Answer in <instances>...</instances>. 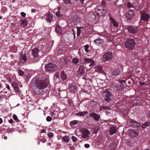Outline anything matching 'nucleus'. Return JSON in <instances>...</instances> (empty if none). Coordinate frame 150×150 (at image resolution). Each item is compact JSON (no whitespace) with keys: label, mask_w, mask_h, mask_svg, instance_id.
<instances>
[{"label":"nucleus","mask_w":150,"mask_h":150,"mask_svg":"<svg viewBox=\"0 0 150 150\" xmlns=\"http://www.w3.org/2000/svg\"><path fill=\"white\" fill-rule=\"evenodd\" d=\"M13 118L14 120H16L17 122L20 121L18 119V117L16 115L14 114L13 115Z\"/></svg>","instance_id":"obj_33"},{"label":"nucleus","mask_w":150,"mask_h":150,"mask_svg":"<svg viewBox=\"0 0 150 150\" xmlns=\"http://www.w3.org/2000/svg\"><path fill=\"white\" fill-rule=\"evenodd\" d=\"M64 4H71V1L70 0H63Z\"/></svg>","instance_id":"obj_39"},{"label":"nucleus","mask_w":150,"mask_h":150,"mask_svg":"<svg viewBox=\"0 0 150 150\" xmlns=\"http://www.w3.org/2000/svg\"><path fill=\"white\" fill-rule=\"evenodd\" d=\"M4 139H7V137L6 136H4Z\"/></svg>","instance_id":"obj_58"},{"label":"nucleus","mask_w":150,"mask_h":150,"mask_svg":"<svg viewBox=\"0 0 150 150\" xmlns=\"http://www.w3.org/2000/svg\"><path fill=\"white\" fill-rule=\"evenodd\" d=\"M116 131V129L114 127H111L110 129V134L111 135H112L115 133Z\"/></svg>","instance_id":"obj_22"},{"label":"nucleus","mask_w":150,"mask_h":150,"mask_svg":"<svg viewBox=\"0 0 150 150\" xmlns=\"http://www.w3.org/2000/svg\"><path fill=\"white\" fill-rule=\"evenodd\" d=\"M54 113H52V115H54Z\"/></svg>","instance_id":"obj_64"},{"label":"nucleus","mask_w":150,"mask_h":150,"mask_svg":"<svg viewBox=\"0 0 150 150\" xmlns=\"http://www.w3.org/2000/svg\"><path fill=\"white\" fill-rule=\"evenodd\" d=\"M81 137L83 139H88L89 138L90 132L86 128H83L81 130Z\"/></svg>","instance_id":"obj_7"},{"label":"nucleus","mask_w":150,"mask_h":150,"mask_svg":"<svg viewBox=\"0 0 150 150\" xmlns=\"http://www.w3.org/2000/svg\"><path fill=\"white\" fill-rule=\"evenodd\" d=\"M90 146L88 144H86L84 145V146L86 148L89 147Z\"/></svg>","instance_id":"obj_48"},{"label":"nucleus","mask_w":150,"mask_h":150,"mask_svg":"<svg viewBox=\"0 0 150 150\" xmlns=\"http://www.w3.org/2000/svg\"><path fill=\"white\" fill-rule=\"evenodd\" d=\"M73 62L74 63L77 64L79 62V60L75 58L73 60Z\"/></svg>","instance_id":"obj_37"},{"label":"nucleus","mask_w":150,"mask_h":150,"mask_svg":"<svg viewBox=\"0 0 150 150\" xmlns=\"http://www.w3.org/2000/svg\"><path fill=\"white\" fill-rule=\"evenodd\" d=\"M69 88L71 92H76L77 91V86L75 83L70 84Z\"/></svg>","instance_id":"obj_13"},{"label":"nucleus","mask_w":150,"mask_h":150,"mask_svg":"<svg viewBox=\"0 0 150 150\" xmlns=\"http://www.w3.org/2000/svg\"><path fill=\"white\" fill-rule=\"evenodd\" d=\"M133 102L134 104L137 105L139 102V101L138 99H135L133 100Z\"/></svg>","instance_id":"obj_32"},{"label":"nucleus","mask_w":150,"mask_h":150,"mask_svg":"<svg viewBox=\"0 0 150 150\" xmlns=\"http://www.w3.org/2000/svg\"><path fill=\"white\" fill-rule=\"evenodd\" d=\"M125 82V80H122L121 81V83H122Z\"/></svg>","instance_id":"obj_60"},{"label":"nucleus","mask_w":150,"mask_h":150,"mask_svg":"<svg viewBox=\"0 0 150 150\" xmlns=\"http://www.w3.org/2000/svg\"><path fill=\"white\" fill-rule=\"evenodd\" d=\"M97 103L96 101H91V105L94 106L96 105V104Z\"/></svg>","instance_id":"obj_44"},{"label":"nucleus","mask_w":150,"mask_h":150,"mask_svg":"<svg viewBox=\"0 0 150 150\" xmlns=\"http://www.w3.org/2000/svg\"><path fill=\"white\" fill-rule=\"evenodd\" d=\"M71 139L74 142H76L77 140V138L74 136H72Z\"/></svg>","instance_id":"obj_43"},{"label":"nucleus","mask_w":150,"mask_h":150,"mask_svg":"<svg viewBox=\"0 0 150 150\" xmlns=\"http://www.w3.org/2000/svg\"><path fill=\"white\" fill-rule=\"evenodd\" d=\"M84 67L82 66H80L78 69L77 74L81 75H83L85 73Z\"/></svg>","instance_id":"obj_16"},{"label":"nucleus","mask_w":150,"mask_h":150,"mask_svg":"<svg viewBox=\"0 0 150 150\" xmlns=\"http://www.w3.org/2000/svg\"><path fill=\"white\" fill-rule=\"evenodd\" d=\"M21 24L24 26H26L28 25V21L25 19L21 21Z\"/></svg>","instance_id":"obj_29"},{"label":"nucleus","mask_w":150,"mask_h":150,"mask_svg":"<svg viewBox=\"0 0 150 150\" xmlns=\"http://www.w3.org/2000/svg\"><path fill=\"white\" fill-rule=\"evenodd\" d=\"M55 76L57 78L59 77V75L58 74H55Z\"/></svg>","instance_id":"obj_63"},{"label":"nucleus","mask_w":150,"mask_h":150,"mask_svg":"<svg viewBox=\"0 0 150 150\" xmlns=\"http://www.w3.org/2000/svg\"><path fill=\"white\" fill-rule=\"evenodd\" d=\"M78 123V122L77 120H74L71 122V124L72 125H75L77 124Z\"/></svg>","instance_id":"obj_40"},{"label":"nucleus","mask_w":150,"mask_h":150,"mask_svg":"<svg viewBox=\"0 0 150 150\" xmlns=\"http://www.w3.org/2000/svg\"><path fill=\"white\" fill-rule=\"evenodd\" d=\"M6 87L9 90H10V86H9V85H7V86H6Z\"/></svg>","instance_id":"obj_53"},{"label":"nucleus","mask_w":150,"mask_h":150,"mask_svg":"<svg viewBox=\"0 0 150 150\" xmlns=\"http://www.w3.org/2000/svg\"><path fill=\"white\" fill-rule=\"evenodd\" d=\"M112 53L110 51L105 53L103 56V60L106 62L111 60L112 58Z\"/></svg>","instance_id":"obj_5"},{"label":"nucleus","mask_w":150,"mask_h":150,"mask_svg":"<svg viewBox=\"0 0 150 150\" xmlns=\"http://www.w3.org/2000/svg\"><path fill=\"white\" fill-rule=\"evenodd\" d=\"M62 140L64 142L68 143L69 141V139L68 136H66L63 137L62 139Z\"/></svg>","instance_id":"obj_27"},{"label":"nucleus","mask_w":150,"mask_h":150,"mask_svg":"<svg viewBox=\"0 0 150 150\" xmlns=\"http://www.w3.org/2000/svg\"><path fill=\"white\" fill-rule=\"evenodd\" d=\"M32 82L35 86L33 88L34 92L36 95H39L42 89L47 87L49 81L45 77H37L32 80Z\"/></svg>","instance_id":"obj_1"},{"label":"nucleus","mask_w":150,"mask_h":150,"mask_svg":"<svg viewBox=\"0 0 150 150\" xmlns=\"http://www.w3.org/2000/svg\"><path fill=\"white\" fill-rule=\"evenodd\" d=\"M18 73L19 75L23 76L24 74V72L22 70H20L18 72Z\"/></svg>","instance_id":"obj_36"},{"label":"nucleus","mask_w":150,"mask_h":150,"mask_svg":"<svg viewBox=\"0 0 150 150\" xmlns=\"http://www.w3.org/2000/svg\"><path fill=\"white\" fill-rule=\"evenodd\" d=\"M21 15L23 17H25L26 16V13L24 12H21Z\"/></svg>","instance_id":"obj_46"},{"label":"nucleus","mask_w":150,"mask_h":150,"mask_svg":"<svg viewBox=\"0 0 150 150\" xmlns=\"http://www.w3.org/2000/svg\"><path fill=\"white\" fill-rule=\"evenodd\" d=\"M88 113L87 111H83L82 112H79L76 114V116H84L86 115Z\"/></svg>","instance_id":"obj_21"},{"label":"nucleus","mask_w":150,"mask_h":150,"mask_svg":"<svg viewBox=\"0 0 150 150\" xmlns=\"http://www.w3.org/2000/svg\"><path fill=\"white\" fill-rule=\"evenodd\" d=\"M94 43L97 45H100L103 42V40L101 39H96L94 41Z\"/></svg>","instance_id":"obj_23"},{"label":"nucleus","mask_w":150,"mask_h":150,"mask_svg":"<svg viewBox=\"0 0 150 150\" xmlns=\"http://www.w3.org/2000/svg\"><path fill=\"white\" fill-rule=\"evenodd\" d=\"M96 71L102 73L103 71L102 67L100 66H98L96 68Z\"/></svg>","instance_id":"obj_26"},{"label":"nucleus","mask_w":150,"mask_h":150,"mask_svg":"<svg viewBox=\"0 0 150 150\" xmlns=\"http://www.w3.org/2000/svg\"><path fill=\"white\" fill-rule=\"evenodd\" d=\"M57 68V66L56 64L50 63L47 64L45 66V69L46 71L53 72L55 71Z\"/></svg>","instance_id":"obj_4"},{"label":"nucleus","mask_w":150,"mask_h":150,"mask_svg":"<svg viewBox=\"0 0 150 150\" xmlns=\"http://www.w3.org/2000/svg\"><path fill=\"white\" fill-rule=\"evenodd\" d=\"M84 47L85 48V50L86 52H88V49L89 48L88 45H86L84 46Z\"/></svg>","instance_id":"obj_41"},{"label":"nucleus","mask_w":150,"mask_h":150,"mask_svg":"<svg viewBox=\"0 0 150 150\" xmlns=\"http://www.w3.org/2000/svg\"><path fill=\"white\" fill-rule=\"evenodd\" d=\"M148 116L150 118V112H149L148 113Z\"/></svg>","instance_id":"obj_61"},{"label":"nucleus","mask_w":150,"mask_h":150,"mask_svg":"<svg viewBox=\"0 0 150 150\" xmlns=\"http://www.w3.org/2000/svg\"><path fill=\"white\" fill-rule=\"evenodd\" d=\"M36 11V10L35 9H31V12H32V13H34V12H35Z\"/></svg>","instance_id":"obj_52"},{"label":"nucleus","mask_w":150,"mask_h":150,"mask_svg":"<svg viewBox=\"0 0 150 150\" xmlns=\"http://www.w3.org/2000/svg\"><path fill=\"white\" fill-rule=\"evenodd\" d=\"M145 125H146L145 124H144L142 126V128H145L146 127V126H145Z\"/></svg>","instance_id":"obj_56"},{"label":"nucleus","mask_w":150,"mask_h":150,"mask_svg":"<svg viewBox=\"0 0 150 150\" xmlns=\"http://www.w3.org/2000/svg\"><path fill=\"white\" fill-rule=\"evenodd\" d=\"M12 85L15 91H16L17 92L18 91H19V87L17 84L16 82H13L12 83Z\"/></svg>","instance_id":"obj_19"},{"label":"nucleus","mask_w":150,"mask_h":150,"mask_svg":"<svg viewBox=\"0 0 150 150\" xmlns=\"http://www.w3.org/2000/svg\"><path fill=\"white\" fill-rule=\"evenodd\" d=\"M95 11L97 15L100 16L105 15L106 11L104 8L102 6H98L95 9Z\"/></svg>","instance_id":"obj_3"},{"label":"nucleus","mask_w":150,"mask_h":150,"mask_svg":"<svg viewBox=\"0 0 150 150\" xmlns=\"http://www.w3.org/2000/svg\"><path fill=\"white\" fill-rule=\"evenodd\" d=\"M84 0H75L76 1H79L82 4H83V1Z\"/></svg>","instance_id":"obj_49"},{"label":"nucleus","mask_w":150,"mask_h":150,"mask_svg":"<svg viewBox=\"0 0 150 150\" xmlns=\"http://www.w3.org/2000/svg\"><path fill=\"white\" fill-rule=\"evenodd\" d=\"M84 61L85 63H92L93 62L92 59L87 58H85L84 59Z\"/></svg>","instance_id":"obj_30"},{"label":"nucleus","mask_w":150,"mask_h":150,"mask_svg":"<svg viewBox=\"0 0 150 150\" xmlns=\"http://www.w3.org/2000/svg\"><path fill=\"white\" fill-rule=\"evenodd\" d=\"M105 1H102V4L103 5H105Z\"/></svg>","instance_id":"obj_55"},{"label":"nucleus","mask_w":150,"mask_h":150,"mask_svg":"<svg viewBox=\"0 0 150 150\" xmlns=\"http://www.w3.org/2000/svg\"><path fill=\"white\" fill-rule=\"evenodd\" d=\"M90 115L93 117L94 119L96 121H98L100 119V116L97 113L93 112L90 114Z\"/></svg>","instance_id":"obj_14"},{"label":"nucleus","mask_w":150,"mask_h":150,"mask_svg":"<svg viewBox=\"0 0 150 150\" xmlns=\"http://www.w3.org/2000/svg\"><path fill=\"white\" fill-rule=\"evenodd\" d=\"M139 83H140V85H141L142 86L143 85H144L145 84V83H144L140 82Z\"/></svg>","instance_id":"obj_57"},{"label":"nucleus","mask_w":150,"mask_h":150,"mask_svg":"<svg viewBox=\"0 0 150 150\" xmlns=\"http://www.w3.org/2000/svg\"><path fill=\"white\" fill-rule=\"evenodd\" d=\"M53 17V16L52 13L50 12H49L46 15V20L49 22H50L52 21Z\"/></svg>","instance_id":"obj_15"},{"label":"nucleus","mask_w":150,"mask_h":150,"mask_svg":"<svg viewBox=\"0 0 150 150\" xmlns=\"http://www.w3.org/2000/svg\"><path fill=\"white\" fill-rule=\"evenodd\" d=\"M135 44V41L132 39H128L125 43V47L129 50H132L134 47Z\"/></svg>","instance_id":"obj_2"},{"label":"nucleus","mask_w":150,"mask_h":150,"mask_svg":"<svg viewBox=\"0 0 150 150\" xmlns=\"http://www.w3.org/2000/svg\"><path fill=\"white\" fill-rule=\"evenodd\" d=\"M103 94H105L104 100L107 102H108L112 99V94L108 90H106L103 92Z\"/></svg>","instance_id":"obj_6"},{"label":"nucleus","mask_w":150,"mask_h":150,"mask_svg":"<svg viewBox=\"0 0 150 150\" xmlns=\"http://www.w3.org/2000/svg\"><path fill=\"white\" fill-rule=\"evenodd\" d=\"M139 131L138 130H137L136 131L135 130H132L131 133V134H133V136H132V137H135L136 136H138L139 134Z\"/></svg>","instance_id":"obj_24"},{"label":"nucleus","mask_w":150,"mask_h":150,"mask_svg":"<svg viewBox=\"0 0 150 150\" xmlns=\"http://www.w3.org/2000/svg\"><path fill=\"white\" fill-rule=\"evenodd\" d=\"M135 14L133 11L129 10L125 14V16L128 20H131L134 16Z\"/></svg>","instance_id":"obj_9"},{"label":"nucleus","mask_w":150,"mask_h":150,"mask_svg":"<svg viewBox=\"0 0 150 150\" xmlns=\"http://www.w3.org/2000/svg\"><path fill=\"white\" fill-rule=\"evenodd\" d=\"M60 7L58 8V10L56 14V16L58 17H61L62 16V15L60 13V12L59 11Z\"/></svg>","instance_id":"obj_31"},{"label":"nucleus","mask_w":150,"mask_h":150,"mask_svg":"<svg viewBox=\"0 0 150 150\" xmlns=\"http://www.w3.org/2000/svg\"><path fill=\"white\" fill-rule=\"evenodd\" d=\"M127 6L129 8L132 7H133V5L130 2H128L127 3Z\"/></svg>","instance_id":"obj_42"},{"label":"nucleus","mask_w":150,"mask_h":150,"mask_svg":"<svg viewBox=\"0 0 150 150\" xmlns=\"http://www.w3.org/2000/svg\"><path fill=\"white\" fill-rule=\"evenodd\" d=\"M39 52V50L36 48L33 49L32 50L33 55V57L35 58L34 60L35 61H37L38 60V58L39 56L38 55Z\"/></svg>","instance_id":"obj_10"},{"label":"nucleus","mask_w":150,"mask_h":150,"mask_svg":"<svg viewBox=\"0 0 150 150\" xmlns=\"http://www.w3.org/2000/svg\"><path fill=\"white\" fill-rule=\"evenodd\" d=\"M56 31L57 33H59L60 34L62 32V29H61L59 25H56Z\"/></svg>","instance_id":"obj_28"},{"label":"nucleus","mask_w":150,"mask_h":150,"mask_svg":"<svg viewBox=\"0 0 150 150\" xmlns=\"http://www.w3.org/2000/svg\"><path fill=\"white\" fill-rule=\"evenodd\" d=\"M9 122L10 123H13V120L12 119H11L9 120Z\"/></svg>","instance_id":"obj_50"},{"label":"nucleus","mask_w":150,"mask_h":150,"mask_svg":"<svg viewBox=\"0 0 150 150\" xmlns=\"http://www.w3.org/2000/svg\"><path fill=\"white\" fill-rule=\"evenodd\" d=\"M120 74V71L119 69H115L112 72V74L113 76H116L119 75Z\"/></svg>","instance_id":"obj_20"},{"label":"nucleus","mask_w":150,"mask_h":150,"mask_svg":"<svg viewBox=\"0 0 150 150\" xmlns=\"http://www.w3.org/2000/svg\"><path fill=\"white\" fill-rule=\"evenodd\" d=\"M81 33L80 32V29H77V35L78 36Z\"/></svg>","instance_id":"obj_47"},{"label":"nucleus","mask_w":150,"mask_h":150,"mask_svg":"<svg viewBox=\"0 0 150 150\" xmlns=\"http://www.w3.org/2000/svg\"><path fill=\"white\" fill-rule=\"evenodd\" d=\"M3 122V120L1 118H0V124L2 123Z\"/></svg>","instance_id":"obj_54"},{"label":"nucleus","mask_w":150,"mask_h":150,"mask_svg":"<svg viewBox=\"0 0 150 150\" xmlns=\"http://www.w3.org/2000/svg\"><path fill=\"white\" fill-rule=\"evenodd\" d=\"M140 14L141 19L142 20L147 21L149 18L150 16L149 15L145 12H141Z\"/></svg>","instance_id":"obj_11"},{"label":"nucleus","mask_w":150,"mask_h":150,"mask_svg":"<svg viewBox=\"0 0 150 150\" xmlns=\"http://www.w3.org/2000/svg\"><path fill=\"white\" fill-rule=\"evenodd\" d=\"M46 130L45 129L42 130V133H45L46 132Z\"/></svg>","instance_id":"obj_51"},{"label":"nucleus","mask_w":150,"mask_h":150,"mask_svg":"<svg viewBox=\"0 0 150 150\" xmlns=\"http://www.w3.org/2000/svg\"><path fill=\"white\" fill-rule=\"evenodd\" d=\"M60 76L61 78L64 80H65L67 78L66 75L64 74V71L61 72Z\"/></svg>","instance_id":"obj_25"},{"label":"nucleus","mask_w":150,"mask_h":150,"mask_svg":"<svg viewBox=\"0 0 150 150\" xmlns=\"http://www.w3.org/2000/svg\"><path fill=\"white\" fill-rule=\"evenodd\" d=\"M27 59L25 54V53H23L21 52L20 54V57L19 58V60L20 63L22 64L25 62L27 60Z\"/></svg>","instance_id":"obj_8"},{"label":"nucleus","mask_w":150,"mask_h":150,"mask_svg":"<svg viewBox=\"0 0 150 150\" xmlns=\"http://www.w3.org/2000/svg\"><path fill=\"white\" fill-rule=\"evenodd\" d=\"M53 134L52 132H48L47 134V135L50 138H51L53 136Z\"/></svg>","instance_id":"obj_35"},{"label":"nucleus","mask_w":150,"mask_h":150,"mask_svg":"<svg viewBox=\"0 0 150 150\" xmlns=\"http://www.w3.org/2000/svg\"><path fill=\"white\" fill-rule=\"evenodd\" d=\"M144 124L146 125L145 126H146V127L150 126V122H146Z\"/></svg>","instance_id":"obj_45"},{"label":"nucleus","mask_w":150,"mask_h":150,"mask_svg":"<svg viewBox=\"0 0 150 150\" xmlns=\"http://www.w3.org/2000/svg\"><path fill=\"white\" fill-rule=\"evenodd\" d=\"M128 31L131 33L135 34L137 32L138 30L136 28H134L132 26H128L127 27Z\"/></svg>","instance_id":"obj_12"},{"label":"nucleus","mask_w":150,"mask_h":150,"mask_svg":"<svg viewBox=\"0 0 150 150\" xmlns=\"http://www.w3.org/2000/svg\"><path fill=\"white\" fill-rule=\"evenodd\" d=\"M110 109V108L109 107H106L104 106H101L100 107V110H109Z\"/></svg>","instance_id":"obj_34"},{"label":"nucleus","mask_w":150,"mask_h":150,"mask_svg":"<svg viewBox=\"0 0 150 150\" xmlns=\"http://www.w3.org/2000/svg\"><path fill=\"white\" fill-rule=\"evenodd\" d=\"M2 88V85L1 83H0V90Z\"/></svg>","instance_id":"obj_62"},{"label":"nucleus","mask_w":150,"mask_h":150,"mask_svg":"<svg viewBox=\"0 0 150 150\" xmlns=\"http://www.w3.org/2000/svg\"><path fill=\"white\" fill-rule=\"evenodd\" d=\"M109 17L110 19L111 22L112 23V24H113V25L115 27H117L118 26V24L117 22L114 18H112L110 15H109Z\"/></svg>","instance_id":"obj_18"},{"label":"nucleus","mask_w":150,"mask_h":150,"mask_svg":"<svg viewBox=\"0 0 150 150\" xmlns=\"http://www.w3.org/2000/svg\"><path fill=\"white\" fill-rule=\"evenodd\" d=\"M91 64H89V66L90 67H91V66H92V65H93V63L92 62V63H91Z\"/></svg>","instance_id":"obj_59"},{"label":"nucleus","mask_w":150,"mask_h":150,"mask_svg":"<svg viewBox=\"0 0 150 150\" xmlns=\"http://www.w3.org/2000/svg\"><path fill=\"white\" fill-rule=\"evenodd\" d=\"M131 122L134 128H137L140 126V123L139 122L132 120L131 121Z\"/></svg>","instance_id":"obj_17"},{"label":"nucleus","mask_w":150,"mask_h":150,"mask_svg":"<svg viewBox=\"0 0 150 150\" xmlns=\"http://www.w3.org/2000/svg\"><path fill=\"white\" fill-rule=\"evenodd\" d=\"M46 120L47 122H50L52 120V118L50 116H48L47 117Z\"/></svg>","instance_id":"obj_38"}]
</instances>
